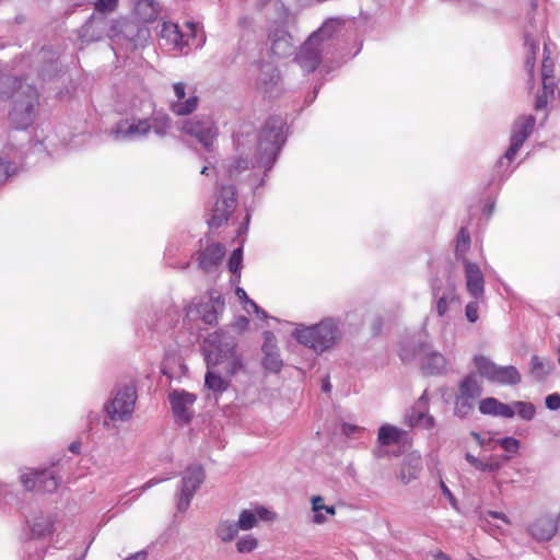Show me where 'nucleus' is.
<instances>
[{
    "label": "nucleus",
    "instance_id": "nucleus-59",
    "mask_svg": "<svg viewBox=\"0 0 560 560\" xmlns=\"http://www.w3.org/2000/svg\"><path fill=\"white\" fill-rule=\"evenodd\" d=\"M545 405L549 410L556 411L560 409V394L552 393L546 396Z\"/></svg>",
    "mask_w": 560,
    "mask_h": 560
},
{
    "label": "nucleus",
    "instance_id": "nucleus-58",
    "mask_svg": "<svg viewBox=\"0 0 560 560\" xmlns=\"http://www.w3.org/2000/svg\"><path fill=\"white\" fill-rule=\"evenodd\" d=\"M515 416L514 401L512 404H504L500 401L497 417L511 419Z\"/></svg>",
    "mask_w": 560,
    "mask_h": 560
},
{
    "label": "nucleus",
    "instance_id": "nucleus-35",
    "mask_svg": "<svg viewBox=\"0 0 560 560\" xmlns=\"http://www.w3.org/2000/svg\"><path fill=\"white\" fill-rule=\"evenodd\" d=\"M420 470H421L420 457H412V456L406 457L401 465L398 478L404 485H408L412 480L418 478Z\"/></svg>",
    "mask_w": 560,
    "mask_h": 560
},
{
    "label": "nucleus",
    "instance_id": "nucleus-40",
    "mask_svg": "<svg viewBox=\"0 0 560 560\" xmlns=\"http://www.w3.org/2000/svg\"><path fill=\"white\" fill-rule=\"evenodd\" d=\"M524 46L527 50L525 67L529 73L533 72L536 61V55L539 49L537 39L534 38L529 31L524 34Z\"/></svg>",
    "mask_w": 560,
    "mask_h": 560
},
{
    "label": "nucleus",
    "instance_id": "nucleus-27",
    "mask_svg": "<svg viewBox=\"0 0 560 560\" xmlns=\"http://www.w3.org/2000/svg\"><path fill=\"white\" fill-rule=\"evenodd\" d=\"M275 513L265 506H255L254 509L243 510L238 516V527L241 530H249L254 528L258 521H272Z\"/></svg>",
    "mask_w": 560,
    "mask_h": 560
},
{
    "label": "nucleus",
    "instance_id": "nucleus-56",
    "mask_svg": "<svg viewBox=\"0 0 560 560\" xmlns=\"http://www.w3.org/2000/svg\"><path fill=\"white\" fill-rule=\"evenodd\" d=\"M243 129L234 133V143L237 151L243 150L245 147V137L253 136V127L250 125H245Z\"/></svg>",
    "mask_w": 560,
    "mask_h": 560
},
{
    "label": "nucleus",
    "instance_id": "nucleus-25",
    "mask_svg": "<svg viewBox=\"0 0 560 560\" xmlns=\"http://www.w3.org/2000/svg\"><path fill=\"white\" fill-rule=\"evenodd\" d=\"M58 59L59 56L57 51H55L50 47H44L37 54V60L40 63V67L38 69V77L43 81H50L59 74L61 68L59 66Z\"/></svg>",
    "mask_w": 560,
    "mask_h": 560
},
{
    "label": "nucleus",
    "instance_id": "nucleus-37",
    "mask_svg": "<svg viewBox=\"0 0 560 560\" xmlns=\"http://www.w3.org/2000/svg\"><path fill=\"white\" fill-rule=\"evenodd\" d=\"M470 235L467 229L462 226L455 240V258L457 261H460L462 265L465 264V260H468L466 254L470 248Z\"/></svg>",
    "mask_w": 560,
    "mask_h": 560
},
{
    "label": "nucleus",
    "instance_id": "nucleus-34",
    "mask_svg": "<svg viewBox=\"0 0 560 560\" xmlns=\"http://www.w3.org/2000/svg\"><path fill=\"white\" fill-rule=\"evenodd\" d=\"M419 341H423L420 335H413L410 338H405L399 342V358L402 362H410L416 357H422L423 352L419 349Z\"/></svg>",
    "mask_w": 560,
    "mask_h": 560
},
{
    "label": "nucleus",
    "instance_id": "nucleus-30",
    "mask_svg": "<svg viewBox=\"0 0 560 560\" xmlns=\"http://www.w3.org/2000/svg\"><path fill=\"white\" fill-rule=\"evenodd\" d=\"M432 298L458 299L455 282L450 276L434 277L430 282Z\"/></svg>",
    "mask_w": 560,
    "mask_h": 560
},
{
    "label": "nucleus",
    "instance_id": "nucleus-20",
    "mask_svg": "<svg viewBox=\"0 0 560 560\" xmlns=\"http://www.w3.org/2000/svg\"><path fill=\"white\" fill-rule=\"evenodd\" d=\"M419 349L423 352L421 357V368L428 375H443L447 372V361L445 357L435 350L427 341H419Z\"/></svg>",
    "mask_w": 560,
    "mask_h": 560
},
{
    "label": "nucleus",
    "instance_id": "nucleus-16",
    "mask_svg": "<svg viewBox=\"0 0 560 560\" xmlns=\"http://www.w3.org/2000/svg\"><path fill=\"white\" fill-rule=\"evenodd\" d=\"M182 131L195 137L208 152L212 151L213 141L218 137V128L209 116H195L185 120Z\"/></svg>",
    "mask_w": 560,
    "mask_h": 560
},
{
    "label": "nucleus",
    "instance_id": "nucleus-19",
    "mask_svg": "<svg viewBox=\"0 0 560 560\" xmlns=\"http://www.w3.org/2000/svg\"><path fill=\"white\" fill-rule=\"evenodd\" d=\"M168 399L176 421L188 423L192 418L191 408L196 401V395L184 389H175L170 393Z\"/></svg>",
    "mask_w": 560,
    "mask_h": 560
},
{
    "label": "nucleus",
    "instance_id": "nucleus-14",
    "mask_svg": "<svg viewBox=\"0 0 560 560\" xmlns=\"http://www.w3.org/2000/svg\"><path fill=\"white\" fill-rule=\"evenodd\" d=\"M205 478L206 474L201 465L192 464L186 467L182 474L176 491L177 511H187L195 493L203 483Z\"/></svg>",
    "mask_w": 560,
    "mask_h": 560
},
{
    "label": "nucleus",
    "instance_id": "nucleus-21",
    "mask_svg": "<svg viewBox=\"0 0 560 560\" xmlns=\"http://www.w3.org/2000/svg\"><path fill=\"white\" fill-rule=\"evenodd\" d=\"M536 124V118L533 115H524L516 118L512 125L510 136V153H518L524 142L532 135Z\"/></svg>",
    "mask_w": 560,
    "mask_h": 560
},
{
    "label": "nucleus",
    "instance_id": "nucleus-60",
    "mask_svg": "<svg viewBox=\"0 0 560 560\" xmlns=\"http://www.w3.org/2000/svg\"><path fill=\"white\" fill-rule=\"evenodd\" d=\"M553 75V62L549 57H545L541 65V78Z\"/></svg>",
    "mask_w": 560,
    "mask_h": 560
},
{
    "label": "nucleus",
    "instance_id": "nucleus-10",
    "mask_svg": "<svg viewBox=\"0 0 560 560\" xmlns=\"http://www.w3.org/2000/svg\"><path fill=\"white\" fill-rule=\"evenodd\" d=\"M207 368L220 369L221 373L230 380L244 369L242 357L236 351L234 340L220 342L213 350H209L205 357Z\"/></svg>",
    "mask_w": 560,
    "mask_h": 560
},
{
    "label": "nucleus",
    "instance_id": "nucleus-46",
    "mask_svg": "<svg viewBox=\"0 0 560 560\" xmlns=\"http://www.w3.org/2000/svg\"><path fill=\"white\" fill-rule=\"evenodd\" d=\"M497 444L502 450H504L506 453L510 454V455H503L502 456V459L505 460V462L510 460L511 459V455L517 454L520 448H521V442L517 439H515L514 436L501 438V439L497 440Z\"/></svg>",
    "mask_w": 560,
    "mask_h": 560
},
{
    "label": "nucleus",
    "instance_id": "nucleus-57",
    "mask_svg": "<svg viewBox=\"0 0 560 560\" xmlns=\"http://www.w3.org/2000/svg\"><path fill=\"white\" fill-rule=\"evenodd\" d=\"M465 316L469 323H476L479 319V305L477 300L467 303L465 307Z\"/></svg>",
    "mask_w": 560,
    "mask_h": 560
},
{
    "label": "nucleus",
    "instance_id": "nucleus-28",
    "mask_svg": "<svg viewBox=\"0 0 560 560\" xmlns=\"http://www.w3.org/2000/svg\"><path fill=\"white\" fill-rule=\"evenodd\" d=\"M231 380L221 373L220 369L207 368L205 375V387L215 397L229 389Z\"/></svg>",
    "mask_w": 560,
    "mask_h": 560
},
{
    "label": "nucleus",
    "instance_id": "nucleus-44",
    "mask_svg": "<svg viewBox=\"0 0 560 560\" xmlns=\"http://www.w3.org/2000/svg\"><path fill=\"white\" fill-rule=\"evenodd\" d=\"M489 517L495 518V520H500V521H502L506 525L511 524V520L504 513H502V512L491 511V510L482 511L479 514L480 526L485 530L490 532V533H492L495 529H498V526L492 525L490 523V521H489Z\"/></svg>",
    "mask_w": 560,
    "mask_h": 560
},
{
    "label": "nucleus",
    "instance_id": "nucleus-47",
    "mask_svg": "<svg viewBox=\"0 0 560 560\" xmlns=\"http://www.w3.org/2000/svg\"><path fill=\"white\" fill-rule=\"evenodd\" d=\"M243 261V249L238 247L233 250L232 255L228 261V269L234 276L235 279L233 281H240L241 279V269Z\"/></svg>",
    "mask_w": 560,
    "mask_h": 560
},
{
    "label": "nucleus",
    "instance_id": "nucleus-62",
    "mask_svg": "<svg viewBox=\"0 0 560 560\" xmlns=\"http://www.w3.org/2000/svg\"><path fill=\"white\" fill-rule=\"evenodd\" d=\"M363 429L351 423H342L341 425V432L348 438L354 436L357 433L362 431Z\"/></svg>",
    "mask_w": 560,
    "mask_h": 560
},
{
    "label": "nucleus",
    "instance_id": "nucleus-64",
    "mask_svg": "<svg viewBox=\"0 0 560 560\" xmlns=\"http://www.w3.org/2000/svg\"><path fill=\"white\" fill-rule=\"evenodd\" d=\"M248 307L253 310L258 318L266 319L268 317L266 311L262 310L255 301L248 300Z\"/></svg>",
    "mask_w": 560,
    "mask_h": 560
},
{
    "label": "nucleus",
    "instance_id": "nucleus-43",
    "mask_svg": "<svg viewBox=\"0 0 560 560\" xmlns=\"http://www.w3.org/2000/svg\"><path fill=\"white\" fill-rule=\"evenodd\" d=\"M489 517L495 518V520H500V521H502L506 525L511 524V520L504 513H502V512L491 511V510L482 511L479 514L480 526L485 530L490 532V533H492L495 529H498V526L492 525L490 523V521H489Z\"/></svg>",
    "mask_w": 560,
    "mask_h": 560
},
{
    "label": "nucleus",
    "instance_id": "nucleus-29",
    "mask_svg": "<svg viewBox=\"0 0 560 560\" xmlns=\"http://www.w3.org/2000/svg\"><path fill=\"white\" fill-rule=\"evenodd\" d=\"M557 524L548 517H540L533 522L528 528V534L538 541H548L557 533Z\"/></svg>",
    "mask_w": 560,
    "mask_h": 560
},
{
    "label": "nucleus",
    "instance_id": "nucleus-42",
    "mask_svg": "<svg viewBox=\"0 0 560 560\" xmlns=\"http://www.w3.org/2000/svg\"><path fill=\"white\" fill-rule=\"evenodd\" d=\"M240 527L237 522L220 521L217 528L215 535L223 541H232L238 534Z\"/></svg>",
    "mask_w": 560,
    "mask_h": 560
},
{
    "label": "nucleus",
    "instance_id": "nucleus-50",
    "mask_svg": "<svg viewBox=\"0 0 560 560\" xmlns=\"http://www.w3.org/2000/svg\"><path fill=\"white\" fill-rule=\"evenodd\" d=\"M18 500V494L12 485L0 483V508L12 504Z\"/></svg>",
    "mask_w": 560,
    "mask_h": 560
},
{
    "label": "nucleus",
    "instance_id": "nucleus-45",
    "mask_svg": "<svg viewBox=\"0 0 560 560\" xmlns=\"http://www.w3.org/2000/svg\"><path fill=\"white\" fill-rule=\"evenodd\" d=\"M475 402V399L457 394L454 401V415L466 418L474 410Z\"/></svg>",
    "mask_w": 560,
    "mask_h": 560
},
{
    "label": "nucleus",
    "instance_id": "nucleus-49",
    "mask_svg": "<svg viewBox=\"0 0 560 560\" xmlns=\"http://www.w3.org/2000/svg\"><path fill=\"white\" fill-rule=\"evenodd\" d=\"M515 415L524 421H530L535 418L536 407L529 401H514Z\"/></svg>",
    "mask_w": 560,
    "mask_h": 560
},
{
    "label": "nucleus",
    "instance_id": "nucleus-38",
    "mask_svg": "<svg viewBox=\"0 0 560 560\" xmlns=\"http://www.w3.org/2000/svg\"><path fill=\"white\" fill-rule=\"evenodd\" d=\"M555 370V364L550 360L542 361L538 355L530 359V372L537 381H544Z\"/></svg>",
    "mask_w": 560,
    "mask_h": 560
},
{
    "label": "nucleus",
    "instance_id": "nucleus-5",
    "mask_svg": "<svg viewBox=\"0 0 560 560\" xmlns=\"http://www.w3.org/2000/svg\"><path fill=\"white\" fill-rule=\"evenodd\" d=\"M343 322L339 317H325L317 324H300L293 330V338L302 346L322 354L332 349L342 338Z\"/></svg>",
    "mask_w": 560,
    "mask_h": 560
},
{
    "label": "nucleus",
    "instance_id": "nucleus-48",
    "mask_svg": "<svg viewBox=\"0 0 560 560\" xmlns=\"http://www.w3.org/2000/svg\"><path fill=\"white\" fill-rule=\"evenodd\" d=\"M312 502V511L314 513L312 522L314 524H324L327 521L325 515L326 504L324 503V498L320 495H315L311 500Z\"/></svg>",
    "mask_w": 560,
    "mask_h": 560
},
{
    "label": "nucleus",
    "instance_id": "nucleus-12",
    "mask_svg": "<svg viewBox=\"0 0 560 560\" xmlns=\"http://www.w3.org/2000/svg\"><path fill=\"white\" fill-rule=\"evenodd\" d=\"M20 481L27 491L52 493L61 482L60 466L59 464H52L40 469H28L20 475Z\"/></svg>",
    "mask_w": 560,
    "mask_h": 560
},
{
    "label": "nucleus",
    "instance_id": "nucleus-41",
    "mask_svg": "<svg viewBox=\"0 0 560 560\" xmlns=\"http://www.w3.org/2000/svg\"><path fill=\"white\" fill-rule=\"evenodd\" d=\"M401 433V430H399L397 427L383 424L378 429V443L384 446L395 444L400 440Z\"/></svg>",
    "mask_w": 560,
    "mask_h": 560
},
{
    "label": "nucleus",
    "instance_id": "nucleus-2",
    "mask_svg": "<svg viewBox=\"0 0 560 560\" xmlns=\"http://www.w3.org/2000/svg\"><path fill=\"white\" fill-rule=\"evenodd\" d=\"M348 31L347 22L339 18L327 19L319 28L314 31L306 40L295 50L294 61L305 73L314 72L320 62L329 55L339 52L340 57H347L349 52L341 47L342 37ZM362 48V43L350 54L357 56Z\"/></svg>",
    "mask_w": 560,
    "mask_h": 560
},
{
    "label": "nucleus",
    "instance_id": "nucleus-63",
    "mask_svg": "<svg viewBox=\"0 0 560 560\" xmlns=\"http://www.w3.org/2000/svg\"><path fill=\"white\" fill-rule=\"evenodd\" d=\"M541 84L542 91H545L546 93H550L551 95L555 94L556 81L553 75H551L550 78H541Z\"/></svg>",
    "mask_w": 560,
    "mask_h": 560
},
{
    "label": "nucleus",
    "instance_id": "nucleus-51",
    "mask_svg": "<svg viewBox=\"0 0 560 560\" xmlns=\"http://www.w3.org/2000/svg\"><path fill=\"white\" fill-rule=\"evenodd\" d=\"M500 400L494 397H487L480 400L479 411L482 415H490L497 417Z\"/></svg>",
    "mask_w": 560,
    "mask_h": 560
},
{
    "label": "nucleus",
    "instance_id": "nucleus-54",
    "mask_svg": "<svg viewBox=\"0 0 560 560\" xmlns=\"http://www.w3.org/2000/svg\"><path fill=\"white\" fill-rule=\"evenodd\" d=\"M503 464L501 460L489 457L488 460L480 459L479 465L476 470L482 471V472H497L502 468Z\"/></svg>",
    "mask_w": 560,
    "mask_h": 560
},
{
    "label": "nucleus",
    "instance_id": "nucleus-17",
    "mask_svg": "<svg viewBox=\"0 0 560 560\" xmlns=\"http://www.w3.org/2000/svg\"><path fill=\"white\" fill-rule=\"evenodd\" d=\"M258 75L256 88L268 97L278 96L282 91L281 77L278 68L269 61H260L257 65Z\"/></svg>",
    "mask_w": 560,
    "mask_h": 560
},
{
    "label": "nucleus",
    "instance_id": "nucleus-15",
    "mask_svg": "<svg viewBox=\"0 0 560 560\" xmlns=\"http://www.w3.org/2000/svg\"><path fill=\"white\" fill-rule=\"evenodd\" d=\"M236 207V188L234 185L219 186L215 194V202L211 209L210 218L207 223L211 229L222 226L230 218Z\"/></svg>",
    "mask_w": 560,
    "mask_h": 560
},
{
    "label": "nucleus",
    "instance_id": "nucleus-52",
    "mask_svg": "<svg viewBox=\"0 0 560 560\" xmlns=\"http://www.w3.org/2000/svg\"><path fill=\"white\" fill-rule=\"evenodd\" d=\"M434 310L439 317H443L450 311L452 304L458 303V299H444L443 296L432 298Z\"/></svg>",
    "mask_w": 560,
    "mask_h": 560
},
{
    "label": "nucleus",
    "instance_id": "nucleus-55",
    "mask_svg": "<svg viewBox=\"0 0 560 560\" xmlns=\"http://www.w3.org/2000/svg\"><path fill=\"white\" fill-rule=\"evenodd\" d=\"M427 409L419 408L415 406L407 415H406V423L409 427H418L422 423L423 416Z\"/></svg>",
    "mask_w": 560,
    "mask_h": 560
},
{
    "label": "nucleus",
    "instance_id": "nucleus-53",
    "mask_svg": "<svg viewBox=\"0 0 560 560\" xmlns=\"http://www.w3.org/2000/svg\"><path fill=\"white\" fill-rule=\"evenodd\" d=\"M258 546L257 539L252 535H245L236 542V549L241 553H248L254 551Z\"/></svg>",
    "mask_w": 560,
    "mask_h": 560
},
{
    "label": "nucleus",
    "instance_id": "nucleus-32",
    "mask_svg": "<svg viewBox=\"0 0 560 560\" xmlns=\"http://www.w3.org/2000/svg\"><path fill=\"white\" fill-rule=\"evenodd\" d=\"M27 523L33 538H45L54 532L55 520L49 514L40 513Z\"/></svg>",
    "mask_w": 560,
    "mask_h": 560
},
{
    "label": "nucleus",
    "instance_id": "nucleus-26",
    "mask_svg": "<svg viewBox=\"0 0 560 560\" xmlns=\"http://www.w3.org/2000/svg\"><path fill=\"white\" fill-rule=\"evenodd\" d=\"M121 35L128 42L130 49L135 50L148 42L150 30L140 21H127L122 24Z\"/></svg>",
    "mask_w": 560,
    "mask_h": 560
},
{
    "label": "nucleus",
    "instance_id": "nucleus-61",
    "mask_svg": "<svg viewBox=\"0 0 560 560\" xmlns=\"http://www.w3.org/2000/svg\"><path fill=\"white\" fill-rule=\"evenodd\" d=\"M550 93H546L542 91L540 94L537 95L536 102H535V109L540 110L544 109L548 104V98L552 97Z\"/></svg>",
    "mask_w": 560,
    "mask_h": 560
},
{
    "label": "nucleus",
    "instance_id": "nucleus-39",
    "mask_svg": "<svg viewBox=\"0 0 560 560\" xmlns=\"http://www.w3.org/2000/svg\"><path fill=\"white\" fill-rule=\"evenodd\" d=\"M19 164L16 161V155L10 156L5 153V156H0V185L7 183L9 178L14 176L18 173Z\"/></svg>",
    "mask_w": 560,
    "mask_h": 560
},
{
    "label": "nucleus",
    "instance_id": "nucleus-6",
    "mask_svg": "<svg viewBox=\"0 0 560 560\" xmlns=\"http://www.w3.org/2000/svg\"><path fill=\"white\" fill-rule=\"evenodd\" d=\"M171 128V119L162 110L153 109L144 118L131 117L121 119L110 129V136L116 141H138L143 140L153 132L159 138L166 136Z\"/></svg>",
    "mask_w": 560,
    "mask_h": 560
},
{
    "label": "nucleus",
    "instance_id": "nucleus-33",
    "mask_svg": "<svg viewBox=\"0 0 560 560\" xmlns=\"http://www.w3.org/2000/svg\"><path fill=\"white\" fill-rule=\"evenodd\" d=\"M509 153H510V148H508L506 151L504 152V154L502 156H500V159L498 160V162L495 163L494 168H493V176L495 178H498L500 183L508 179L513 174V172L516 170V166H514L512 164H513V161L515 160L517 153H512V154H509Z\"/></svg>",
    "mask_w": 560,
    "mask_h": 560
},
{
    "label": "nucleus",
    "instance_id": "nucleus-31",
    "mask_svg": "<svg viewBox=\"0 0 560 560\" xmlns=\"http://www.w3.org/2000/svg\"><path fill=\"white\" fill-rule=\"evenodd\" d=\"M160 10V3L155 0H136L133 5L136 18L143 24L153 22L158 18Z\"/></svg>",
    "mask_w": 560,
    "mask_h": 560
},
{
    "label": "nucleus",
    "instance_id": "nucleus-1",
    "mask_svg": "<svg viewBox=\"0 0 560 560\" xmlns=\"http://www.w3.org/2000/svg\"><path fill=\"white\" fill-rule=\"evenodd\" d=\"M287 121L283 117L270 116L257 136L255 160L238 156L225 165V175L231 180L240 178L243 172L253 168L248 175L249 186L256 194L262 187L287 142Z\"/></svg>",
    "mask_w": 560,
    "mask_h": 560
},
{
    "label": "nucleus",
    "instance_id": "nucleus-13",
    "mask_svg": "<svg viewBox=\"0 0 560 560\" xmlns=\"http://www.w3.org/2000/svg\"><path fill=\"white\" fill-rule=\"evenodd\" d=\"M118 8V0H96L94 12L80 28V37L85 42L98 40L107 28L106 14L113 13Z\"/></svg>",
    "mask_w": 560,
    "mask_h": 560
},
{
    "label": "nucleus",
    "instance_id": "nucleus-3",
    "mask_svg": "<svg viewBox=\"0 0 560 560\" xmlns=\"http://www.w3.org/2000/svg\"><path fill=\"white\" fill-rule=\"evenodd\" d=\"M10 98L13 101L9 113L11 124L15 129H26L35 120L39 94L32 84L0 71V102Z\"/></svg>",
    "mask_w": 560,
    "mask_h": 560
},
{
    "label": "nucleus",
    "instance_id": "nucleus-36",
    "mask_svg": "<svg viewBox=\"0 0 560 560\" xmlns=\"http://www.w3.org/2000/svg\"><path fill=\"white\" fill-rule=\"evenodd\" d=\"M458 394L475 400L481 396L482 387L476 374L469 373L459 382Z\"/></svg>",
    "mask_w": 560,
    "mask_h": 560
},
{
    "label": "nucleus",
    "instance_id": "nucleus-18",
    "mask_svg": "<svg viewBox=\"0 0 560 560\" xmlns=\"http://www.w3.org/2000/svg\"><path fill=\"white\" fill-rule=\"evenodd\" d=\"M225 256V246L221 243H209L194 255L198 268L206 275H214L221 268Z\"/></svg>",
    "mask_w": 560,
    "mask_h": 560
},
{
    "label": "nucleus",
    "instance_id": "nucleus-22",
    "mask_svg": "<svg viewBox=\"0 0 560 560\" xmlns=\"http://www.w3.org/2000/svg\"><path fill=\"white\" fill-rule=\"evenodd\" d=\"M262 337V368L269 373H279L283 366V361L277 345V338L271 331H264Z\"/></svg>",
    "mask_w": 560,
    "mask_h": 560
},
{
    "label": "nucleus",
    "instance_id": "nucleus-9",
    "mask_svg": "<svg viewBox=\"0 0 560 560\" xmlns=\"http://www.w3.org/2000/svg\"><path fill=\"white\" fill-rule=\"evenodd\" d=\"M137 388L133 383L117 385L110 398L104 404V412L113 422L129 421L135 411Z\"/></svg>",
    "mask_w": 560,
    "mask_h": 560
},
{
    "label": "nucleus",
    "instance_id": "nucleus-24",
    "mask_svg": "<svg viewBox=\"0 0 560 560\" xmlns=\"http://www.w3.org/2000/svg\"><path fill=\"white\" fill-rule=\"evenodd\" d=\"M466 290L475 300L482 299L485 295V278L479 266L470 260L463 264Z\"/></svg>",
    "mask_w": 560,
    "mask_h": 560
},
{
    "label": "nucleus",
    "instance_id": "nucleus-8",
    "mask_svg": "<svg viewBox=\"0 0 560 560\" xmlns=\"http://www.w3.org/2000/svg\"><path fill=\"white\" fill-rule=\"evenodd\" d=\"M225 310L223 295L215 289H210L207 296L194 298L185 306V319H201L208 326L218 324L220 316Z\"/></svg>",
    "mask_w": 560,
    "mask_h": 560
},
{
    "label": "nucleus",
    "instance_id": "nucleus-4",
    "mask_svg": "<svg viewBox=\"0 0 560 560\" xmlns=\"http://www.w3.org/2000/svg\"><path fill=\"white\" fill-rule=\"evenodd\" d=\"M266 18V45L272 56L287 58L296 50L293 36L288 31L290 20L289 9L279 0H270L262 7Z\"/></svg>",
    "mask_w": 560,
    "mask_h": 560
},
{
    "label": "nucleus",
    "instance_id": "nucleus-11",
    "mask_svg": "<svg viewBox=\"0 0 560 560\" xmlns=\"http://www.w3.org/2000/svg\"><path fill=\"white\" fill-rule=\"evenodd\" d=\"M472 362L478 375L489 383L501 386H515L522 381V375L514 365H498L482 354H476Z\"/></svg>",
    "mask_w": 560,
    "mask_h": 560
},
{
    "label": "nucleus",
    "instance_id": "nucleus-7",
    "mask_svg": "<svg viewBox=\"0 0 560 560\" xmlns=\"http://www.w3.org/2000/svg\"><path fill=\"white\" fill-rule=\"evenodd\" d=\"M158 40L161 48L171 52L188 54L192 48H201L206 42L203 31L198 23L187 22V32H183L177 23L162 21L159 24Z\"/></svg>",
    "mask_w": 560,
    "mask_h": 560
},
{
    "label": "nucleus",
    "instance_id": "nucleus-23",
    "mask_svg": "<svg viewBox=\"0 0 560 560\" xmlns=\"http://www.w3.org/2000/svg\"><path fill=\"white\" fill-rule=\"evenodd\" d=\"M173 91L176 100L172 102L171 109L177 116L191 114L198 105V96L195 92L186 93V84L177 82L173 84Z\"/></svg>",
    "mask_w": 560,
    "mask_h": 560
}]
</instances>
